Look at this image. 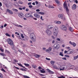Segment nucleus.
I'll use <instances>...</instances> for the list:
<instances>
[{"label": "nucleus", "mask_w": 78, "mask_h": 78, "mask_svg": "<svg viewBox=\"0 0 78 78\" xmlns=\"http://www.w3.org/2000/svg\"><path fill=\"white\" fill-rule=\"evenodd\" d=\"M7 42L8 44H9L10 46H11L12 49L14 48V44L13 41H12V40L11 38H9L7 39Z\"/></svg>", "instance_id": "nucleus-1"}, {"label": "nucleus", "mask_w": 78, "mask_h": 78, "mask_svg": "<svg viewBox=\"0 0 78 78\" xmlns=\"http://www.w3.org/2000/svg\"><path fill=\"white\" fill-rule=\"evenodd\" d=\"M30 39H32L33 42H36V36L34 33H31L30 34Z\"/></svg>", "instance_id": "nucleus-2"}, {"label": "nucleus", "mask_w": 78, "mask_h": 78, "mask_svg": "<svg viewBox=\"0 0 78 78\" xmlns=\"http://www.w3.org/2000/svg\"><path fill=\"white\" fill-rule=\"evenodd\" d=\"M63 7L64 8H65L67 14H69V9H68V7H67V3L66 1L64 2V3L63 4Z\"/></svg>", "instance_id": "nucleus-3"}, {"label": "nucleus", "mask_w": 78, "mask_h": 78, "mask_svg": "<svg viewBox=\"0 0 78 78\" xmlns=\"http://www.w3.org/2000/svg\"><path fill=\"white\" fill-rule=\"evenodd\" d=\"M60 28L61 30H63L64 31H66L67 30V27H66L65 25H62L61 26Z\"/></svg>", "instance_id": "nucleus-4"}, {"label": "nucleus", "mask_w": 78, "mask_h": 78, "mask_svg": "<svg viewBox=\"0 0 78 78\" xmlns=\"http://www.w3.org/2000/svg\"><path fill=\"white\" fill-rule=\"evenodd\" d=\"M26 17H33L32 15L30 13H27L25 14Z\"/></svg>", "instance_id": "nucleus-5"}, {"label": "nucleus", "mask_w": 78, "mask_h": 78, "mask_svg": "<svg viewBox=\"0 0 78 78\" xmlns=\"http://www.w3.org/2000/svg\"><path fill=\"white\" fill-rule=\"evenodd\" d=\"M18 15L20 18L23 17V14L21 12L18 13Z\"/></svg>", "instance_id": "nucleus-6"}, {"label": "nucleus", "mask_w": 78, "mask_h": 78, "mask_svg": "<svg viewBox=\"0 0 78 78\" xmlns=\"http://www.w3.org/2000/svg\"><path fill=\"white\" fill-rule=\"evenodd\" d=\"M52 50V48L51 47H49L48 49H47L46 50V52H47V53H48V52H50V51H51Z\"/></svg>", "instance_id": "nucleus-7"}, {"label": "nucleus", "mask_w": 78, "mask_h": 78, "mask_svg": "<svg viewBox=\"0 0 78 78\" xmlns=\"http://www.w3.org/2000/svg\"><path fill=\"white\" fill-rule=\"evenodd\" d=\"M67 69V66H63L62 67V68L60 69V70H64Z\"/></svg>", "instance_id": "nucleus-8"}, {"label": "nucleus", "mask_w": 78, "mask_h": 78, "mask_svg": "<svg viewBox=\"0 0 78 78\" xmlns=\"http://www.w3.org/2000/svg\"><path fill=\"white\" fill-rule=\"evenodd\" d=\"M54 48H59V46L57 43L55 44L54 45Z\"/></svg>", "instance_id": "nucleus-9"}, {"label": "nucleus", "mask_w": 78, "mask_h": 78, "mask_svg": "<svg viewBox=\"0 0 78 78\" xmlns=\"http://www.w3.org/2000/svg\"><path fill=\"white\" fill-rule=\"evenodd\" d=\"M34 17H35L37 18V19L40 18V15L37 13H34Z\"/></svg>", "instance_id": "nucleus-10"}, {"label": "nucleus", "mask_w": 78, "mask_h": 78, "mask_svg": "<svg viewBox=\"0 0 78 78\" xmlns=\"http://www.w3.org/2000/svg\"><path fill=\"white\" fill-rule=\"evenodd\" d=\"M46 32L47 34L49 35H51V32L48 30H46Z\"/></svg>", "instance_id": "nucleus-11"}, {"label": "nucleus", "mask_w": 78, "mask_h": 78, "mask_svg": "<svg viewBox=\"0 0 78 78\" xmlns=\"http://www.w3.org/2000/svg\"><path fill=\"white\" fill-rule=\"evenodd\" d=\"M33 55L34 57H35V58H39L41 56V55H39L38 54H36L35 53H33Z\"/></svg>", "instance_id": "nucleus-12"}, {"label": "nucleus", "mask_w": 78, "mask_h": 78, "mask_svg": "<svg viewBox=\"0 0 78 78\" xmlns=\"http://www.w3.org/2000/svg\"><path fill=\"white\" fill-rule=\"evenodd\" d=\"M53 35L55 37H57V36H58V32L53 31Z\"/></svg>", "instance_id": "nucleus-13"}, {"label": "nucleus", "mask_w": 78, "mask_h": 78, "mask_svg": "<svg viewBox=\"0 0 78 78\" xmlns=\"http://www.w3.org/2000/svg\"><path fill=\"white\" fill-rule=\"evenodd\" d=\"M58 16L60 19H62L63 17H64V15L63 14H60L58 15Z\"/></svg>", "instance_id": "nucleus-14"}, {"label": "nucleus", "mask_w": 78, "mask_h": 78, "mask_svg": "<svg viewBox=\"0 0 78 78\" xmlns=\"http://www.w3.org/2000/svg\"><path fill=\"white\" fill-rule=\"evenodd\" d=\"M47 70L49 73H50L51 74H54V72L51 71L50 70L48 69H47Z\"/></svg>", "instance_id": "nucleus-15"}, {"label": "nucleus", "mask_w": 78, "mask_h": 78, "mask_svg": "<svg viewBox=\"0 0 78 78\" xmlns=\"http://www.w3.org/2000/svg\"><path fill=\"white\" fill-rule=\"evenodd\" d=\"M76 8V4H74L73 5V6H72V9L74 10V9H75Z\"/></svg>", "instance_id": "nucleus-16"}, {"label": "nucleus", "mask_w": 78, "mask_h": 78, "mask_svg": "<svg viewBox=\"0 0 78 78\" xmlns=\"http://www.w3.org/2000/svg\"><path fill=\"white\" fill-rule=\"evenodd\" d=\"M54 31L58 32V27H55L54 29Z\"/></svg>", "instance_id": "nucleus-17"}, {"label": "nucleus", "mask_w": 78, "mask_h": 78, "mask_svg": "<svg viewBox=\"0 0 78 78\" xmlns=\"http://www.w3.org/2000/svg\"><path fill=\"white\" fill-rule=\"evenodd\" d=\"M7 11H8V12L10 14H13V12H12L9 10V9H7Z\"/></svg>", "instance_id": "nucleus-18"}, {"label": "nucleus", "mask_w": 78, "mask_h": 78, "mask_svg": "<svg viewBox=\"0 0 78 78\" xmlns=\"http://www.w3.org/2000/svg\"><path fill=\"white\" fill-rule=\"evenodd\" d=\"M53 26L50 25L47 26V28L48 30H51L53 28Z\"/></svg>", "instance_id": "nucleus-19"}, {"label": "nucleus", "mask_w": 78, "mask_h": 78, "mask_svg": "<svg viewBox=\"0 0 78 78\" xmlns=\"http://www.w3.org/2000/svg\"><path fill=\"white\" fill-rule=\"evenodd\" d=\"M55 2L57 3V4H58V6H59V5H61V4L60 3V2L58 0H55Z\"/></svg>", "instance_id": "nucleus-20"}, {"label": "nucleus", "mask_w": 78, "mask_h": 78, "mask_svg": "<svg viewBox=\"0 0 78 78\" xmlns=\"http://www.w3.org/2000/svg\"><path fill=\"white\" fill-rule=\"evenodd\" d=\"M17 64H18V66H20V67H23V68H24V69H27V68H25V67L23 66L22 64H21L20 63H17Z\"/></svg>", "instance_id": "nucleus-21"}, {"label": "nucleus", "mask_w": 78, "mask_h": 78, "mask_svg": "<svg viewBox=\"0 0 78 78\" xmlns=\"http://www.w3.org/2000/svg\"><path fill=\"white\" fill-rule=\"evenodd\" d=\"M14 25H15V26H16V27H20V28H22L23 27V26L20 25H19L18 24H14Z\"/></svg>", "instance_id": "nucleus-22"}, {"label": "nucleus", "mask_w": 78, "mask_h": 78, "mask_svg": "<svg viewBox=\"0 0 78 78\" xmlns=\"http://www.w3.org/2000/svg\"><path fill=\"white\" fill-rule=\"evenodd\" d=\"M3 3L5 6H7V1L5 0H3Z\"/></svg>", "instance_id": "nucleus-23"}, {"label": "nucleus", "mask_w": 78, "mask_h": 78, "mask_svg": "<svg viewBox=\"0 0 78 78\" xmlns=\"http://www.w3.org/2000/svg\"><path fill=\"white\" fill-rule=\"evenodd\" d=\"M78 58V55L77 56L74 57L73 59L74 60H76Z\"/></svg>", "instance_id": "nucleus-24"}, {"label": "nucleus", "mask_w": 78, "mask_h": 78, "mask_svg": "<svg viewBox=\"0 0 78 78\" xmlns=\"http://www.w3.org/2000/svg\"><path fill=\"white\" fill-rule=\"evenodd\" d=\"M49 8H54V7L53 6H52L51 5H49L48 6Z\"/></svg>", "instance_id": "nucleus-25"}, {"label": "nucleus", "mask_w": 78, "mask_h": 78, "mask_svg": "<svg viewBox=\"0 0 78 78\" xmlns=\"http://www.w3.org/2000/svg\"><path fill=\"white\" fill-rule=\"evenodd\" d=\"M53 67L55 69H57V70H58L59 69V68L56 67V66L55 65H54L53 66Z\"/></svg>", "instance_id": "nucleus-26"}, {"label": "nucleus", "mask_w": 78, "mask_h": 78, "mask_svg": "<svg viewBox=\"0 0 78 78\" xmlns=\"http://www.w3.org/2000/svg\"><path fill=\"white\" fill-rule=\"evenodd\" d=\"M56 23L57 24H61V22L60 21H56Z\"/></svg>", "instance_id": "nucleus-27"}, {"label": "nucleus", "mask_w": 78, "mask_h": 78, "mask_svg": "<svg viewBox=\"0 0 78 78\" xmlns=\"http://www.w3.org/2000/svg\"><path fill=\"white\" fill-rule=\"evenodd\" d=\"M69 31H73V30L71 27H69Z\"/></svg>", "instance_id": "nucleus-28"}, {"label": "nucleus", "mask_w": 78, "mask_h": 78, "mask_svg": "<svg viewBox=\"0 0 78 78\" xmlns=\"http://www.w3.org/2000/svg\"><path fill=\"white\" fill-rule=\"evenodd\" d=\"M55 62V61H51V63L52 65H54V63Z\"/></svg>", "instance_id": "nucleus-29"}, {"label": "nucleus", "mask_w": 78, "mask_h": 78, "mask_svg": "<svg viewBox=\"0 0 78 78\" xmlns=\"http://www.w3.org/2000/svg\"><path fill=\"white\" fill-rule=\"evenodd\" d=\"M74 51H75V50H72V51H69V54H71V53H72L74 52Z\"/></svg>", "instance_id": "nucleus-30"}, {"label": "nucleus", "mask_w": 78, "mask_h": 78, "mask_svg": "<svg viewBox=\"0 0 78 78\" xmlns=\"http://www.w3.org/2000/svg\"><path fill=\"white\" fill-rule=\"evenodd\" d=\"M40 70L41 71V73H45V71H43L42 70Z\"/></svg>", "instance_id": "nucleus-31"}, {"label": "nucleus", "mask_w": 78, "mask_h": 78, "mask_svg": "<svg viewBox=\"0 0 78 78\" xmlns=\"http://www.w3.org/2000/svg\"><path fill=\"white\" fill-rule=\"evenodd\" d=\"M58 78H65V77L64 76H60L58 77Z\"/></svg>", "instance_id": "nucleus-32"}, {"label": "nucleus", "mask_w": 78, "mask_h": 78, "mask_svg": "<svg viewBox=\"0 0 78 78\" xmlns=\"http://www.w3.org/2000/svg\"><path fill=\"white\" fill-rule=\"evenodd\" d=\"M0 55H2V56H6V55L3 53H0Z\"/></svg>", "instance_id": "nucleus-33"}, {"label": "nucleus", "mask_w": 78, "mask_h": 78, "mask_svg": "<svg viewBox=\"0 0 78 78\" xmlns=\"http://www.w3.org/2000/svg\"><path fill=\"white\" fill-rule=\"evenodd\" d=\"M24 65L26 66L27 67H28L30 66V65L28 64H26V63H24Z\"/></svg>", "instance_id": "nucleus-34"}, {"label": "nucleus", "mask_w": 78, "mask_h": 78, "mask_svg": "<svg viewBox=\"0 0 78 78\" xmlns=\"http://www.w3.org/2000/svg\"><path fill=\"white\" fill-rule=\"evenodd\" d=\"M5 35L6 36H8V37H11V35L9 34H8V33H6Z\"/></svg>", "instance_id": "nucleus-35"}, {"label": "nucleus", "mask_w": 78, "mask_h": 78, "mask_svg": "<svg viewBox=\"0 0 78 78\" xmlns=\"http://www.w3.org/2000/svg\"><path fill=\"white\" fill-rule=\"evenodd\" d=\"M13 11H16V12H18V10L15 9H12Z\"/></svg>", "instance_id": "nucleus-36"}, {"label": "nucleus", "mask_w": 78, "mask_h": 78, "mask_svg": "<svg viewBox=\"0 0 78 78\" xmlns=\"http://www.w3.org/2000/svg\"><path fill=\"white\" fill-rule=\"evenodd\" d=\"M38 14H40L41 15H44V12H38Z\"/></svg>", "instance_id": "nucleus-37"}, {"label": "nucleus", "mask_w": 78, "mask_h": 78, "mask_svg": "<svg viewBox=\"0 0 78 78\" xmlns=\"http://www.w3.org/2000/svg\"><path fill=\"white\" fill-rule=\"evenodd\" d=\"M0 78H3V75L1 73H0Z\"/></svg>", "instance_id": "nucleus-38"}, {"label": "nucleus", "mask_w": 78, "mask_h": 78, "mask_svg": "<svg viewBox=\"0 0 78 78\" xmlns=\"http://www.w3.org/2000/svg\"><path fill=\"white\" fill-rule=\"evenodd\" d=\"M32 67H33V68H34V69H36V68L37 67V66H34V65H32Z\"/></svg>", "instance_id": "nucleus-39"}, {"label": "nucleus", "mask_w": 78, "mask_h": 78, "mask_svg": "<svg viewBox=\"0 0 78 78\" xmlns=\"http://www.w3.org/2000/svg\"><path fill=\"white\" fill-rule=\"evenodd\" d=\"M59 55L60 56H63L64 55L62 54V52H60L59 54Z\"/></svg>", "instance_id": "nucleus-40"}, {"label": "nucleus", "mask_w": 78, "mask_h": 78, "mask_svg": "<svg viewBox=\"0 0 78 78\" xmlns=\"http://www.w3.org/2000/svg\"><path fill=\"white\" fill-rule=\"evenodd\" d=\"M23 77L24 78H30V77H29L28 76H23Z\"/></svg>", "instance_id": "nucleus-41"}, {"label": "nucleus", "mask_w": 78, "mask_h": 78, "mask_svg": "<svg viewBox=\"0 0 78 78\" xmlns=\"http://www.w3.org/2000/svg\"><path fill=\"white\" fill-rule=\"evenodd\" d=\"M21 70H22V71H26V70L25 69H23V68H21Z\"/></svg>", "instance_id": "nucleus-42"}, {"label": "nucleus", "mask_w": 78, "mask_h": 78, "mask_svg": "<svg viewBox=\"0 0 78 78\" xmlns=\"http://www.w3.org/2000/svg\"><path fill=\"white\" fill-rule=\"evenodd\" d=\"M1 70H2V72H5V73L6 72V71H5V69H3V68H2L1 69Z\"/></svg>", "instance_id": "nucleus-43"}, {"label": "nucleus", "mask_w": 78, "mask_h": 78, "mask_svg": "<svg viewBox=\"0 0 78 78\" xmlns=\"http://www.w3.org/2000/svg\"><path fill=\"white\" fill-rule=\"evenodd\" d=\"M76 44H75V43L74 42H73L72 45H73L74 47H75L76 46Z\"/></svg>", "instance_id": "nucleus-44"}, {"label": "nucleus", "mask_w": 78, "mask_h": 78, "mask_svg": "<svg viewBox=\"0 0 78 78\" xmlns=\"http://www.w3.org/2000/svg\"><path fill=\"white\" fill-rule=\"evenodd\" d=\"M29 7L30 8H33V5H30L29 6Z\"/></svg>", "instance_id": "nucleus-45"}, {"label": "nucleus", "mask_w": 78, "mask_h": 78, "mask_svg": "<svg viewBox=\"0 0 78 78\" xmlns=\"http://www.w3.org/2000/svg\"><path fill=\"white\" fill-rule=\"evenodd\" d=\"M0 50L2 52H3L4 51V50L3 49H2V48H0Z\"/></svg>", "instance_id": "nucleus-46"}, {"label": "nucleus", "mask_w": 78, "mask_h": 78, "mask_svg": "<svg viewBox=\"0 0 78 78\" xmlns=\"http://www.w3.org/2000/svg\"><path fill=\"white\" fill-rule=\"evenodd\" d=\"M65 57H66V58L67 57H68V58H69V57H70V56L67 55H65Z\"/></svg>", "instance_id": "nucleus-47"}, {"label": "nucleus", "mask_w": 78, "mask_h": 78, "mask_svg": "<svg viewBox=\"0 0 78 78\" xmlns=\"http://www.w3.org/2000/svg\"><path fill=\"white\" fill-rule=\"evenodd\" d=\"M62 59H63V60H67V58H66V57H64V58H62Z\"/></svg>", "instance_id": "nucleus-48"}, {"label": "nucleus", "mask_w": 78, "mask_h": 78, "mask_svg": "<svg viewBox=\"0 0 78 78\" xmlns=\"http://www.w3.org/2000/svg\"><path fill=\"white\" fill-rule=\"evenodd\" d=\"M73 42H71V41H69V44H71V45H73Z\"/></svg>", "instance_id": "nucleus-49"}, {"label": "nucleus", "mask_w": 78, "mask_h": 78, "mask_svg": "<svg viewBox=\"0 0 78 78\" xmlns=\"http://www.w3.org/2000/svg\"><path fill=\"white\" fill-rule=\"evenodd\" d=\"M46 60H48V61H50V58H46Z\"/></svg>", "instance_id": "nucleus-50"}, {"label": "nucleus", "mask_w": 78, "mask_h": 78, "mask_svg": "<svg viewBox=\"0 0 78 78\" xmlns=\"http://www.w3.org/2000/svg\"><path fill=\"white\" fill-rule=\"evenodd\" d=\"M21 36L22 38H23V39L24 38V36H23V34H21Z\"/></svg>", "instance_id": "nucleus-51"}, {"label": "nucleus", "mask_w": 78, "mask_h": 78, "mask_svg": "<svg viewBox=\"0 0 78 78\" xmlns=\"http://www.w3.org/2000/svg\"><path fill=\"white\" fill-rule=\"evenodd\" d=\"M26 11H27V12H28V11H29V9L27 8L26 9Z\"/></svg>", "instance_id": "nucleus-52"}, {"label": "nucleus", "mask_w": 78, "mask_h": 78, "mask_svg": "<svg viewBox=\"0 0 78 78\" xmlns=\"http://www.w3.org/2000/svg\"><path fill=\"white\" fill-rule=\"evenodd\" d=\"M15 34H17V35H18V36H19V34L17 32H16Z\"/></svg>", "instance_id": "nucleus-53"}, {"label": "nucleus", "mask_w": 78, "mask_h": 78, "mask_svg": "<svg viewBox=\"0 0 78 78\" xmlns=\"http://www.w3.org/2000/svg\"><path fill=\"white\" fill-rule=\"evenodd\" d=\"M28 5H31V2H30L27 4Z\"/></svg>", "instance_id": "nucleus-54"}, {"label": "nucleus", "mask_w": 78, "mask_h": 78, "mask_svg": "<svg viewBox=\"0 0 78 78\" xmlns=\"http://www.w3.org/2000/svg\"><path fill=\"white\" fill-rule=\"evenodd\" d=\"M36 11H37V12H39V11H40V10L39 9H37L36 10Z\"/></svg>", "instance_id": "nucleus-55"}, {"label": "nucleus", "mask_w": 78, "mask_h": 78, "mask_svg": "<svg viewBox=\"0 0 78 78\" xmlns=\"http://www.w3.org/2000/svg\"><path fill=\"white\" fill-rule=\"evenodd\" d=\"M56 40H57V41H60V39H59V38H57V39H56Z\"/></svg>", "instance_id": "nucleus-56"}, {"label": "nucleus", "mask_w": 78, "mask_h": 78, "mask_svg": "<svg viewBox=\"0 0 78 78\" xmlns=\"http://www.w3.org/2000/svg\"><path fill=\"white\" fill-rule=\"evenodd\" d=\"M52 39H55V37L53 36H52Z\"/></svg>", "instance_id": "nucleus-57"}, {"label": "nucleus", "mask_w": 78, "mask_h": 78, "mask_svg": "<svg viewBox=\"0 0 78 78\" xmlns=\"http://www.w3.org/2000/svg\"><path fill=\"white\" fill-rule=\"evenodd\" d=\"M20 4H23V2H19Z\"/></svg>", "instance_id": "nucleus-58"}, {"label": "nucleus", "mask_w": 78, "mask_h": 78, "mask_svg": "<svg viewBox=\"0 0 78 78\" xmlns=\"http://www.w3.org/2000/svg\"><path fill=\"white\" fill-rule=\"evenodd\" d=\"M67 54H70L69 51H67Z\"/></svg>", "instance_id": "nucleus-59"}, {"label": "nucleus", "mask_w": 78, "mask_h": 78, "mask_svg": "<svg viewBox=\"0 0 78 78\" xmlns=\"http://www.w3.org/2000/svg\"><path fill=\"white\" fill-rule=\"evenodd\" d=\"M66 27H69V24H66Z\"/></svg>", "instance_id": "nucleus-60"}, {"label": "nucleus", "mask_w": 78, "mask_h": 78, "mask_svg": "<svg viewBox=\"0 0 78 78\" xmlns=\"http://www.w3.org/2000/svg\"><path fill=\"white\" fill-rule=\"evenodd\" d=\"M67 48L68 49V50H71V48L70 47H68Z\"/></svg>", "instance_id": "nucleus-61"}, {"label": "nucleus", "mask_w": 78, "mask_h": 78, "mask_svg": "<svg viewBox=\"0 0 78 78\" xmlns=\"http://www.w3.org/2000/svg\"><path fill=\"white\" fill-rule=\"evenodd\" d=\"M39 75L40 76H45V75H44L42 74H40Z\"/></svg>", "instance_id": "nucleus-62"}, {"label": "nucleus", "mask_w": 78, "mask_h": 78, "mask_svg": "<svg viewBox=\"0 0 78 78\" xmlns=\"http://www.w3.org/2000/svg\"><path fill=\"white\" fill-rule=\"evenodd\" d=\"M43 50H44L45 51L46 49V48H43Z\"/></svg>", "instance_id": "nucleus-63"}, {"label": "nucleus", "mask_w": 78, "mask_h": 78, "mask_svg": "<svg viewBox=\"0 0 78 78\" xmlns=\"http://www.w3.org/2000/svg\"><path fill=\"white\" fill-rule=\"evenodd\" d=\"M35 2L36 5H37L38 4V2L37 1H36Z\"/></svg>", "instance_id": "nucleus-64"}]
</instances>
